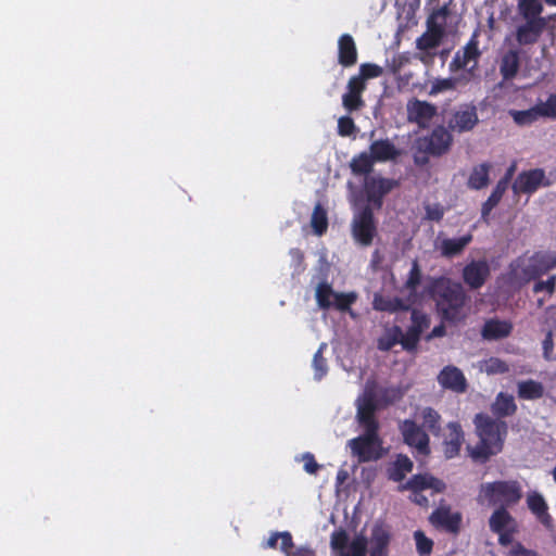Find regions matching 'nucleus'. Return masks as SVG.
Returning a JSON list of instances; mask_svg holds the SVG:
<instances>
[{
  "label": "nucleus",
  "instance_id": "obj_57",
  "mask_svg": "<svg viewBox=\"0 0 556 556\" xmlns=\"http://www.w3.org/2000/svg\"><path fill=\"white\" fill-rule=\"evenodd\" d=\"M555 289V277H549L546 281H540L534 286V292L546 291L552 293Z\"/></svg>",
  "mask_w": 556,
  "mask_h": 556
},
{
  "label": "nucleus",
  "instance_id": "obj_26",
  "mask_svg": "<svg viewBox=\"0 0 556 556\" xmlns=\"http://www.w3.org/2000/svg\"><path fill=\"white\" fill-rule=\"evenodd\" d=\"M478 123L476 108L464 106L456 111L450 122V126L457 131L471 130Z\"/></svg>",
  "mask_w": 556,
  "mask_h": 556
},
{
  "label": "nucleus",
  "instance_id": "obj_6",
  "mask_svg": "<svg viewBox=\"0 0 556 556\" xmlns=\"http://www.w3.org/2000/svg\"><path fill=\"white\" fill-rule=\"evenodd\" d=\"M553 267H556V254H536L514 263L511 279L518 285L526 283Z\"/></svg>",
  "mask_w": 556,
  "mask_h": 556
},
{
  "label": "nucleus",
  "instance_id": "obj_12",
  "mask_svg": "<svg viewBox=\"0 0 556 556\" xmlns=\"http://www.w3.org/2000/svg\"><path fill=\"white\" fill-rule=\"evenodd\" d=\"M489 525L491 530L498 534V542L501 545L510 544L513 534L518 529L516 520L504 507L497 508L492 514L489 520Z\"/></svg>",
  "mask_w": 556,
  "mask_h": 556
},
{
  "label": "nucleus",
  "instance_id": "obj_24",
  "mask_svg": "<svg viewBox=\"0 0 556 556\" xmlns=\"http://www.w3.org/2000/svg\"><path fill=\"white\" fill-rule=\"evenodd\" d=\"M464 442V433L460 426L451 422L446 427V433L443 441V452L446 458H453L458 455Z\"/></svg>",
  "mask_w": 556,
  "mask_h": 556
},
{
  "label": "nucleus",
  "instance_id": "obj_60",
  "mask_svg": "<svg viewBox=\"0 0 556 556\" xmlns=\"http://www.w3.org/2000/svg\"><path fill=\"white\" fill-rule=\"evenodd\" d=\"M444 334V327L442 325L437 326L432 329L431 333L429 334L428 339L442 337Z\"/></svg>",
  "mask_w": 556,
  "mask_h": 556
},
{
  "label": "nucleus",
  "instance_id": "obj_53",
  "mask_svg": "<svg viewBox=\"0 0 556 556\" xmlns=\"http://www.w3.org/2000/svg\"><path fill=\"white\" fill-rule=\"evenodd\" d=\"M507 556H536V553L526 548L520 543L511 545Z\"/></svg>",
  "mask_w": 556,
  "mask_h": 556
},
{
  "label": "nucleus",
  "instance_id": "obj_4",
  "mask_svg": "<svg viewBox=\"0 0 556 556\" xmlns=\"http://www.w3.org/2000/svg\"><path fill=\"white\" fill-rule=\"evenodd\" d=\"M412 323L413 324L405 336H403L399 327H392L386 330V332L379 339V349L389 350L397 342H401L403 348L406 350L414 349L419 340L420 334L425 329L429 327V319L425 314L418 311H413Z\"/></svg>",
  "mask_w": 556,
  "mask_h": 556
},
{
  "label": "nucleus",
  "instance_id": "obj_49",
  "mask_svg": "<svg viewBox=\"0 0 556 556\" xmlns=\"http://www.w3.org/2000/svg\"><path fill=\"white\" fill-rule=\"evenodd\" d=\"M480 369L485 371L488 375H494L506 372L508 367L500 358L491 357L481 364Z\"/></svg>",
  "mask_w": 556,
  "mask_h": 556
},
{
  "label": "nucleus",
  "instance_id": "obj_29",
  "mask_svg": "<svg viewBox=\"0 0 556 556\" xmlns=\"http://www.w3.org/2000/svg\"><path fill=\"white\" fill-rule=\"evenodd\" d=\"M339 63L343 66H352L357 61V50L354 39L349 34L342 35L338 40Z\"/></svg>",
  "mask_w": 556,
  "mask_h": 556
},
{
  "label": "nucleus",
  "instance_id": "obj_30",
  "mask_svg": "<svg viewBox=\"0 0 556 556\" xmlns=\"http://www.w3.org/2000/svg\"><path fill=\"white\" fill-rule=\"evenodd\" d=\"M528 508L536 516V518L548 526L551 522V516L547 513V504L542 494L536 491H531L526 497Z\"/></svg>",
  "mask_w": 556,
  "mask_h": 556
},
{
  "label": "nucleus",
  "instance_id": "obj_63",
  "mask_svg": "<svg viewBox=\"0 0 556 556\" xmlns=\"http://www.w3.org/2000/svg\"><path fill=\"white\" fill-rule=\"evenodd\" d=\"M552 473H553V478H554V480L556 481V467L553 469V472H552Z\"/></svg>",
  "mask_w": 556,
  "mask_h": 556
},
{
  "label": "nucleus",
  "instance_id": "obj_64",
  "mask_svg": "<svg viewBox=\"0 0 556 556\" xmlns=\"http://www.w3.org/2000/svg\"><path fill=\"white\" fill-rule=\"evenodd\" d=\"M293 253H294V255H296V257H301V255L298 251H294Z\"/></svg>",
  "mask_w": 556,
  "mask_h": 556
},
{
  "label": "nucleus",
  "instance_id": "obj_44",
  "mask_svg": "<svg viewBox=\"0 0 556 556\" xmlns=\"http://www.w3.org/2000/svg\"><path fill=\"white\" fill-rule=\"evenodd\" d=\"M311 226L317 236H321L327 230V213L319 204H317L313 211Z\"/></svg>",
  "mask_w": 556,
  "mask_h": 556
},
{
  "label": "nucleus",
  "instance_id": "obj_18",
  "mask_svg": "<svg viewBox=\"0 0 556 556\" xmlns=\"http://www.w3.org/2000/svg\"><path fill=\"white\" fill-rule=\"evenodd\" d=\"M490 275V267L485 261H472L463 270L464 281L472 289L483 286Z\"/></svg>",
  "mask_w": 556,
  "mask_h": 556
},
{
  "label": "nucleus",
  "instance_id": "obj_1",
  "mask_svg": "<svg viewBox=\"0 0 556 556\" xmlns=\"http://www.w3.org/2000/svg\"><path fill=\"white\" fill-rule=\"evenodd\" d=\"M400 396V391L395 389L386 391L384 395L380 396L375 382L366 384L363 394L357 399V420L364 433L348 443L358 462H369L381 456V444L376 433L377 424L374 412L380 404L393 402Z\"/></svg>",
  "mask_w": 556,
  "mask_h": 556
},
{
  "label": "nucleus",
  "instance_id": "obj_7",
  "mask_svg": "<svg viewBox=\"0 0 556 556\" xmlns=\"http://www.w3.org/2000/svg\"><path fill=\"white\" fill-rule=\"evenodd\" d=\"M315 299L319 308H336L343 312L348 311L356 301L357 294L355 292H337L328 282L321 281L315 288Z\"/></svg>",
  "mask_w": 556,
  "mask_h": 556
},
{
  "label": "nucleus",
  "instance_id": "obj_58",
  "mask_svg": "<svg viewBox=\"0 0 556 556\" xmlns=\"http://www.w3.org/2000/svg\"><path fill=\"white\" fill-rule=\"evenodd\" d=\"M547 327H549V334H554L556 337V306L551 307L547 311Z\"/></svg>",
  "mask_w": 556,
  "mask_h": 556
},
{
  "label": "nucleus",
  "instance_id": "obj_43",
  "mask_svg": "<svg viewBox=\"0 0 556 556\" xmlns=\"http://www.w3.org/2000/svg\"><path fill=\"white\" fill-rule=\"evenodd\" d=\"M420 278V268L418 266V263L414 261L403 290L408 292V295L406 298H410L414 301V303L416 302L415 289L419 285Z\"/></svg>",
  "mask_w": 556,
  "mask_h": 556
},
{
  "label": "nucleus",
  "instance_id": "obj_38",
  "mask_svg": "<svg viewBox=\"0 0 556 556\" xmlns=\"http://www.w3.org/2000/svg\"><path fill=\"white\" fill-rule=\"evenodd\" d=\"M518 396L523 400H536L543 395L544 388L542 383L534 380L520 381L517 384Z\"/></svg>",
  "mask_w": 556,
  "mask_h": 556
},
{
  "label": "nucleus",
  "instance_id": "obj_48",
  "mask_svg": "<svg viewBox=\"0 0 556 556\" xmlns=\"http://www.w3.org/2000/svg\"><path fill=\"white\" fill-rule=\"evenodd\" d=\"M414 539L417 553L420 556H427L432 552L433 542L431 539L427 538L422 531H415Z\"/></svg>",
  "mask_w": 556,
  "mask_h": 556
},
{
  "label": "nucleus",
  "instance_id": "obj_61",
  "mask_svg": "<svg viewBox=\"0 0 556 556\" xmlns=\"http://www.w3.org/2000/svg\"><path fill=\"white\" fill-rule=\"evenodd\" d=\"M349 478V472L345 469H340L337 473L338 484H342Z\"/></svg>",
  "mask_w": 556,
  "mask_h": 556
},
{
  "label": "nucleus",
  "instance_id": "obj_21",
  "mask_svg": "<svg viewBox=\"0 0 556 556\" xmlns=\"http://www.w3.org/2000/svg\"><path fill=\"white\" fill-rule=\"evenodd\" d=\"M394 186V182L390 179L381 177H368L365 181V191L369 202L377 206H380L381 198L390 192Z\"/></svg>",
  "mask_w": 556,
  "mask_h": 556
},
{
  "label": "nucleus",
  "instance_id": "obj_51",
  "mask_svg": "<svg viewBox=\"0 0 556 556\" xmlns=\"http://www.w3.org/2000/svg\"><path fill=\"white\" fill-rule=\"evenodd\" d=\"M325 346H326V344L323 343L319 346L318 351L314 355L313 367H314V370H315V378L316 379H321L326 375V372H327L326 362H325V359L321 356L323 349Z\"/></svg>",
  "mask_w": 556,
  "mask_h": 556
},
{
  "label": "nucleus",
  "instance_id": "obj_62",
  "mask_svg": "<svg viewBox=\"0 0 556 556\" xmlns=\"http://www.w3.org/2000/svg\"><path fill=\"white\" fill-rule=\"evenodd\" d=\"M548 5L556 7V0H544Z\"/></svg>",
  "mask_w": 556,
  "mask_h": 556
},
{
  "label": "nucleus",
  "instance_id": "obj_59",
  "mask_svg": "<svg viewBox=\"0 0 556 556\" xmlns=\"http://www.w3.org/2000/svg\"><path fill=\"white\" fill-rule=\"evenodd\" d=\"M553 336L554 334H549V330H548L547 336H546L545 340L543 341V350H544L545 358H549V354L553 350V341H552Z\"/></svg>",
  "mask_w": 556,
  "mask_h": 556
},
{
  "label": "nucleus",
  "instance_id": "obj_8",
  "mask_svg": "<svg viewBox=\"0 0 556 556\" xmlns=\"http://www.w3.org/2000/svg\"><path fill=\"white\" fill-rule=\"evenodd\" d=\"M330 544L334 556H366L367 540L363 535L351 538L344 531H334Z\"/></svg>",
  "mask_w": 556,
  "mask_h": 556
},
{
  "label": "nucleus",
  "instance_id": "obj_2",
  "mask_svg": "<svg viewBox=\"0 0 556 556\" xmlns=\"http://www.w3.org/2000/svg\"><path fill=\"white\" fill-rule=\"evenodd\" d=\"M475 425L479 441L475 445H468L467 450L475 460L483 462L502 451L506 426L483 415H477Z\"/></svg>",
  "mask_w": 556,
  "mask_h": 556
},
{
  "label": "nucleus",
  "instance_id": "obj_50",
  "mask_svg": "<svg viewBox=\"0 0 556 556\" xmlns=\"http://www.w3.org/2000/svg\"><path fill=\"white\" fill-rule=\"evenodd\" d=\"M420 417L425 427L434 433L438 432L440 415L435 410L430 407L424 408L420 412Z\"/></svg>",
  "mask_w": 556,
  "mask_h": 556
},
{
  "label": "nucleus",
  "instance_id": "obj_31",
  "mask_svg": "<svg viewBox=\"0 0 556 556\" xmlns=\"http://www.w3.org/2000/svg\"><path fill=\"white\" fill-rule=\"evenodd\" d=\"M389 539V532L383 527L375 526L369 542L370 556H386Z\"/></svg>",
  "mask_w": 556,
  "mask_h": 556
},
{
  "label": "nucleus",
  "instance_id": "obj_34",
  "mask_svg": "<svg viewBox=\"0 0 556 556\" xmlns=\"http://www.w3.org/2000/svg\"><path fill=\"white\" fill-rule=\"evenodd\" d=\"M517 11L522 20L544 18L542 0H519Z\"/></svg>",
  "mask_w": 556,
  "mask_h": 556
},
{
  "label": "nucleus",
  "instance_id": "obj_11",
  "mask_svg": "<svg viewBox=\"0 0 556 556\" xmlns=\"http://www.w3.org/2000/svg\"><path fill=\"white\" fill-rule=\"evenodd\" d=\"M352 235L354 240L363 247H368L372 243L377 236V228L369 208L355 214L352 223Z\"/></svg>",
  "mask_w": 556,
  "mask_h": 556
},
{
  "label": "nucleus",
  "instance_id": "obj_46",
  "mask_svg": "<svg viewBox=\"0 0 556 556\" xmlns=\"http://www.w3.org/2000/svg\"><path fill=\"white\" fill-rule=\"evenodd\" d=\"M541 118L556 119V93L549 94L546 100L535 104Z\"/></svg>",
  "mask_w": 556,
  "mask_h": 556
},
{
  "label": "nucleus",
  "instance_id": "obj_54",
  "mask_svg": "<svg viewBox=\"0 0 556 556\" xmlns=\"http://www.w3.org/2000/svg\"><path fill=\"white\" fill-rule=\"evenodd\" d=\"M302 462L304 463V470L307 473H315L319 468V465L315 462L314 456L309 453H306L302 456Z\"/></svg>",
  "mask_w": 556,
  "mask_h": 556
},
{
  "label": "nucleus",
  "instance_id": "obj_17",
  "mask_svg": "<svg viewBox=\"0 0 556 556\" xmlns=\"http://www.w3.org/2000/svg\"><path fill=\"white\" fill-rule=\"evenodd\" d=\"M430 522L435 527L457 533L462 525V514L447 505H440L430 516Z\"/></svg>",
  "mask_w": 556,
  "mask_h": 556
},
{
  "label": "nucleus",
  "instance_id": "obj_19",
  "mask_svg": "<svg viewBox=\"0 0 556 556\" xmlns=\"http://www.w3.org/2000/svg\"><path fill=\"white\" fill-rule=\"evenodd\" d=\"M443 17L442 13L434 14L429 21L428 30L417 40V47L420 50H429L437 48L444 35L443 25L435 22L437 18Z\"/></svg>",
  "mask_w": 556,
  "mask_h": 556
},
{
  "label": "nucleus",
  "instance_id": "obj_3",
  "mask_svg": "<svg viewBox=\"0 0 556 556\" xmlns=\"http://www.w3.org/2000/svg\"><path fill=\"white\" fill-rule=\"evenodd\" d=\"M521 486L517 481H495L480 485L477 496L481 505H514L521 498Z\"/></svg>",
  "mask_w": 556,
  "mask_h": 556
},
{
  "label": "nucleus",
  "instance_id": "obj_23",
  "mask_svg": "<svg viewBox=\"0 0 556 556\" xmlns=\"http://www.w3.org/2000/svg\"><path fill=\"white\" fill-rule=\"evenodd\" d=\"M437 112L435 106L425 101L412 100L407 103L408 119L425 127Z\"/></svg>",
  "mask_w": 556,
  "mask_h": 556
},
{
  "label": "nucleus",
  "instance_id": "obj_27",
  "mask_svg": "<svg viewBox=\"0 0 556 556\" xmlns=\"http://www.w3.org/2000/svg\"><path fill=\"white\" fill-rule=\"evenodd\" d=\"M346 92L342 97V104L349 111H354L363 106L362 92L365 90V84L361 78H350Z\"/></svg>",
  "mask_w": 556,
  "mask_h": 556
},
{
  "label": "nucleus",
  "instance_id": "obj_22",
  "mask_svg": "<svg viewBox=\"0 0 556 556\" xmlns=\"http://www.w3.org/2000/svg\"><path fill=\"white\" fill-rule=\"evenodd\" d=\"M472 236L466 235L460 238H442L438 237L434 248L445 257H453L462 253V251L471 242Z\"/></svg>",
  "mask_w": 556,
  "mask_h": 556
},
{
  "label": "nucleus",
  "instance_id": "obj_47",
  "mask_svg": "<svg viewBox=\"0 0 556 556\" xmlns=\"http://www.w3.org/2000/svg\"><path fill=\"white\" fill-rule=\"evenodd\" d=\"M382 74V68L372 63H364L359 66V73L352 78H361L362 84L366 85V80L379 77Z\"/></svg>",
  "mask_w": 556,
  "mask_h": 556
},
{
  "label": "nucleus",
  "instance_id": "obj_52",
  "mask_svg": "<svg viewBox=\"0 0 556 556\" xmlns=\"http://www.w3.org/2000/svg\"><path fill=\"white\" fill-rule=\"evenodd\" d=\"M354 122L350 117H340L338 121V130L341 136H350L354 130Z\"/></svg>",
  "mask_w": 556,
  "mask_h": 556
},
{
  "label": "nucleus",
  "instance_id": "obj_16",
  "mask_svg": "<svg viewBox=\"0 0 556 556\" xmlns=\"http://www.w3.org/2000/svg\"><path fill=\"white\" fill-rule=\"evenodd\" d=\"M522 21L516 28L517 42L521 46L535 43L547 25V18Z\"/></svg>",
  "mask_w": 556,
  "mask_h": 556
},
{
  "label": "nucleus",
  "instance_id": "obj_14",
  "mask_svg": "<svg viewBox=\"0 0 556 556\" xmlns=\"http://www.w3.org/2000/svg\"><path fill=\"white\" fill-rule=\"evenodd\" d=\"M401 431L406 444L414 447L419 455L427 456L429 454V438L415 421H403Z\"/></svg>",
  "mask_w": 556,
  "mask_h": 556
},
{
  "label": "nucleus",
  "instance_id": "obj_20",
  "mask_svg": "<svg viewBox=\"0 0 556 556\" xmlns=\"http://www.w3.org/2000/svg\"><path fill=\"white\" fill-rule=\"evenodd\" d=\"M414 301L410 298H393L383 295L381 292L374 294L372 306L376 311L397 313L407 311Z\"/></svg>",
  "mask_w": 556,
  "mask_h": 556
},
{
  "label": "nucleus",
  "instance_id": "obj_41",
  "mask_svg": "<svg viewBox=\"0 0 556 556\" xmlns=\"http://www.w3.org/2000/svg\"><path fill=\"white\" fill-rule=\"evenodd\" d=\"M374 162L370 153L363 152L352 159L350 166L355 175H364L371 170Z\"/></svg>",
  "mask_w": 556,
  "mask_h": 556
},
{
  "label": "nucleus",
  "instance_id": "obj_28",
  "mask_svg": "<svg viewBox=\"0 0 556 556\" xmlns=\"http://www.w3.org/2000/svg\"><path fill=\"white\" fill-rule=\"evenodd\" d=\"M278 541H280L279 548L287 556H314V553L305 547H300L292 552V538L289 532L273 534L267 541V546L271 548L277 547Z\"/></svg>",
  "mask_w": 556,
  "mask_h": 556
},
{
  "label": "nucleus",
  "instance_id": "obj_9",
  "mask_svg": "<svg viewBox=\"0 0 556 556\" xmlns=\"http://www.w3.org/2000/svg\"><path fill=\"white\" fill-rule=\"evenodd\" d=\"M444 489L443 481L429 475H416L407 483L400 486V490H410V501L420 506L428 504V498L421 493L422 491L432 490L433 493H440Z\"/></svg>",
  "mask_w": 556,
  "mask_h": 556
},
{
  "label": "nucleus",
  "instance_id": "obj_5",
  "mask_svg": "<svg viewBox=\"0 0 556 556\" xmlns=\"http://www.w3.org/2000/svg\"><path fill=\"white\" fill-rule=\"evenodd\" d=\"M434 293L438 295V307L445 319L455 321L463 317L465 293L460 285L442 279L435 283Z\"/></svg>",
  "mask_w": 556,
  "mask_h": 556
},
{
  "label": "nucleus",
  "instance_id": "obj_35",
  "mask_svg": "<svg viewBox=\"0 0 556 556\" xmlns=\"http://www.w3.org/2000/svg\"><path fill=\"white\" fill-rule=\"evenodd\" d=\"M462 83H464V80L458 75L448 78H434L429 81L430 88L428 93L430 96H438L440 93L452 91Z\"/></svg>",
  "mask_w": 556,
  "mask_h": 556
},
{
  "label": "nucleus",
  "instance_id": "obj_15",
  "mask_svg": "<svg viewBox=\"0 0 556 556\" xmlns=\"http://www.w3.org/2000/svg\"><path fill=\"white\" fill-rule=\"evenodd\" d=\"M452 138L444 127L435 128L429 137L420 138L417 141V148L430 154H442L445 152Z\"/></svg>",
  "mask_w": 556,
  "mask_h": 556
},
{
  "label": "nucleus",
  "instance_id": "obj_56",
  "mask_svg": "<svg viewBox=\"0 0 556 556\" xmlns=\"http://www.w3.org/2000/svg\"><path fill=\"white\" fill-rule=\"evenodd\" d=\"M407 62V58L403 54L395 55L389 63L388 67L393 73L396 74L401 67Z\"/></svg>",
  "mask_w": 556,
  "mask_h": 556
},
{
  "label": "nucleus",
  "instance_id": "obj_45",
  "mask_svg": "<svg viewBox=\"0 0 556 556\" xmlns=\"http://www.w3.org/2000/svg\"><path fill=\"white\" fill-rule=\"evenodd\" d=\"M519 60L518 54L516 52L506 53L501 62V74L504 78L514 77L518 71Z\"/></svg>",
  "mask_w": 556,
  "mask_h": 556
},
{
  "label": "nucleus",
  "instance_id": "obj_10",
  "mask_svg": "<svg viewBox=\"0 0 556 556\" xmlns=\"http://www.w3.org/2000/svg\"><path fill=\"white\" fill-rule=\"evenodd\" d=\"M480 55L476 41L468 42L463 50L456 52L453 61L450 63V71L457 73L464 71L465 74L459 75L464 84L467 83L478 64V58Z\"/></svg>",
  "mask_w": 556,
  "mask_h": 556
},
{
  "label": "nucleus",
  "instance_id": "obj_42",
  "mask_svg": "<svg viewBox=\"0 0 556 556\" xmlns=\"http://www.w3.org/2000/svg\"><path fill=\"white\" fill-rule=\"evenodd\" d=\"M489 184V165L481 164L473 168L468 185L472 189L484 188Z\"/></svg>",
  "mask_w": 556,
  "mask_h": 556
},
{
  "label": "nucleus",
  "instance_id": "obj_13",
  "mask_svg": "<svg viewBox=\"0 0 556 556\" xmlns=\"http://www.w3.org/2000/svg\"><path fill=\"white\" fill-rule=\"evenodd\" d=\"M548 185V179L542 169H530L520 173L513 184V190L516 194L535 192L541 187Z\"/></svg>",
  "mask_w": 556,
  "mask_h": 556
},
{
  "label": "nucleus",
  "instance_id": "obj_33",
  "mask_svg": "<svg viewBox=\"0 0 556 556\" xmlns=\"http://www.w3.org/2000/svg\"><path fill=\"white\" fill-rule=\"evenodd\" d=\"M511 170L513 168L509 170L508 175L511 174ZM508 179H509V176L505 177L504 179H501L496 187L494 188L493 192L491 193V195L488 198V200L483 203L482 205V210H481V214H482V218L485 219L488 217V215L490 214V212L493 210V207H495L497 205V203L500 202V200L502 199L504 192L506 191L507 189V186H508Z\"/></svg>",
  "mask_w": 556,
  "mask_h": 556
},
{
  "label": "nucleus",
  "instance_id": "obj_55",
  "mask_svg": "<svg viewBox=\"0 0 556 556\" xmlns=\"http://www.w3.org/2000/svg\"><path fill=\"white\" fill-rule=\"evenodd\" d=\"M443 207L438 204L427 205L426 207V216L431 220H440L443 217Z\"/></svg>",
  "mask_w": 556,
  "mask_h": 556
},
{
  "label": "nucleus",
  "instance_id": "obj_37",
  "mask_svg": "<svg viewBox=\"0 0 556 556\" xmlns=\"http://www.w3.org/2000/svg\"><path fill=\"white\" fill-rule=\"evenodd\" d=\"M511 331V325L507 321L490 320L484 325L483 337L491 340L506 337Z\"/></svg>",
  "mask_w": 556,
  "mask_h": 556
},
{
  "label": "nucleus",
  "instance_id": "obj_36",
  "mask_svg": "<svg viewBox=\"0 0 556 556\" xmlns=\"http://www.w3.org/2000/svg\"><path fill=\"white\" fill-rule=\"evenodd\" d=\"M413 470V462L405 455H399L389 468V477L393 481H401Z\"/></svg>",
  "mask_w": 556,
  "mask_h": 556
},
{
  "label": "nucleus",
  "instance_id": "obj_39",
  "mask_svg": "<svg viewBox=\"0 0 556 556\" xmlns=\"http://www.w3.org/2000/svg\"><path fill=\"white\" fill-rule=\"evenodd\" d=\"M492 409L495 414L501 416L514 414L516 410V404L514 402L513 395L500 393L492 405Z\"/></svg>",
  "mask_w": 556,
  "mask_h": 556
},
{
  "label": "nucleus",
  "instance_id": "obj_32",
  "mask_svg": "<svg viewBox=\"0 0 556 556\" xmlns=\"http://www.w3.org/2000/svg\"><path fill=\"white\" fill-rule=\"evenodd\" d=\"M369 153L377 162L390 161L399 155V151L389 140H378L372 142Z\"/></svg>",
  "mask_w": 556,
  "mask_h": 556
},
{
  "label": "nucleus",
  "instance_id": "obj_40",
  "mask_svg": "<svg viewBox=\"0 0 556 556\" xmlns=\"http://www.w3.org/2000/svg\"><path fill=\"white\" fill-rule=\"evenodd\" d=\"M508 113L514 122L519 126H528L541 119L535 105L522 111L510 110Z\"/></svg>",
  "mask_w": 556,
  "mask_h": 556
},
{
  "label": "nucleus",
  "instance_id": "obj_25",
  "mask_svg": "<svg viewBox=\"0 0 556 556\" xmlns=\"http://www.w3.org/2000/svg\"><path fill=\"white\" fill-rule=\"evenodd\" d=\"M438 381L443 388L457 393L466 390V378L463 372L454 366L444 367L438 376Z\"/></svg>",
  "mask_w": 556,
  "mask_h": 556
}]
</instances>
